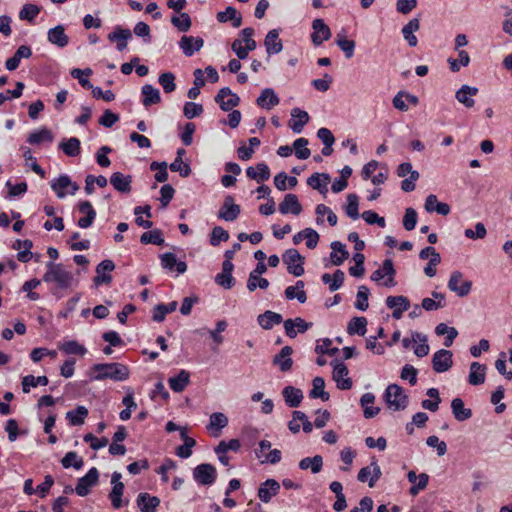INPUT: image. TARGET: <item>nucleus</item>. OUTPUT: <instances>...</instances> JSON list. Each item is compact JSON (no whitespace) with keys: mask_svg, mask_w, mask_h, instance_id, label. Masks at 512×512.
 <instances>
[{"mask_svg":"<svg viewBox=\"0 0 512 512\" xmlns=\"http://www.w3.org/2000/svg\"><path fill=\"white\" fill-rule=\"evenodd\" d=\"M129 368L118 362L94 364L89 370L91 381L111 379L113 381H125L129 378Z\"/></svg>","mask_w":512,"mask_h":512,"instance_id":"1","label":"nucleus"},{"mask_svg":"<svg viewBox=\"0 0 512 512\" xmlns=\"http://www.w3.org/2000/svg\"><path fill=\"white\" fill-rule=\"evenodd\" d=\"M47 270L43 275V280L46 283H53L56 288L65 290L73 286L75 280L71 271L67 270L63 264L48 262L46 264Z\"/></svg>","mask_w":512,"mask_h":512,"instance_id":"2","label":"nucleus"},{"mask_svg":"<svg viewBox=\"0 0 512 512\" xmlns=\"http://www.w3.org/2000/svg\"><path fill=\"white\" fill-rule=\"evenodd\" d=\"M254 29L251 27L244 28L240 32V37L235 39L231 44L233 52L239 59H246L250 51L256 48V42L253 39Z\"/></svg>","mask_w":512,"mask_h":512,"instance_id":"3","label":"nucleus"},{"mask_svg":"<svg viewBox=\"0 0 512 512\" xmlns=\"http://www.w3.org/2000/svg\"><path fill=\"white\" fill-rule=\"evenodd\" d=\"M384 400L388 407L394 411L404 410L408 405V396L402 387L390 384L384 392Z\"/></svg>","mask_w":512,"mask_h":512,"instance_id":"4","label":"nucleus"},{"mask_svg":"<svg viewBox=\"0 0 512 512\" xmlns=\"http://www.w3.org/2000/svg\"><path fill=\"white\" fill-rule=\"evenodd\" d=\"M121 473L115 471L111 476V484L112 489L108 495L109 500L111 501V505L114 509H121L124 506H127L129 501L127 499H123L125 486L121 482Z\"/></svg>","mask_w":512,"mask_h":512,"instance_id":"5","label":"nucleus"},{"mask_svg":"<svg viewBox=\"0 0 512 512\" xmlns=\"http://www.w3.org/2000/svg\"><path fill=\"white\" fill-rule=\"evenodd\" d=\"M50 187L60 199L64 198L67 194L75 195L79 190V185L73 182L67 174H62L58 178L53 179L50 182Z\"/></svg>","mask_w":512,"mask_h":512,"instance_id":"6","label":"nucleus"},{"mask_svg":"<svg viewBox=\"0 0 512 512\" xmlns=\"http://www.w3.org/2000/svg\"><path fill=\"white\" fill-rule=\"evenodd\" d=\"M395 275L396 270L393 261L386 259L383 261L382 266L371 274L370 278L375 282L384 279L383 285L385 287H394L396 285Z\"/></svg>","mask_w":512,"mask_h":512,"instance_id":"7","label":"nucleus"},{"mask_svg":"<svg viewBox=\"0 0 512 512\" xmlns=\"http://www.w3.org/2000/svg\"><path fill=\"white\" fill-rule=\"evenodd\" d=\"M271 442L268 440H261L259 447L255 450V456L260 463L277 464L281 461L282 454L279 449H271Z\"/></svg>","mask_w":512,"mask_h":512,"instance_id":"8","label":"nucleus"},{"mask_svg":"<svg viewBox=\"0 0 512 512\" xmlns=\"http://www.w3.org/2000/svg\"><path fill=\"white\" fill-rule=\"evenodd\" d=\"M290 274L299 277L304 274V257L296 249H288L282 256Z\"/></svg>","mask_w":512,"mask_h":512,"instance_id":"9","label":"nucleus"},{"mask_svg":"<svg viewBox=\"0 0 512 512\" xmlns=\"http://www.w3.org/2000/svg\"><path fill=\"white\" fill-rule=\"evenodd\" d=\"M450 291L454 292L459 297L467 296L472 288V282L463 279V274L460 271H453L450 275L448 284Z\"/></svg>","mask_w":512,"mask_h":512,"instance_id":"10","label":"nucleus"},{"mask_svg":"<svg viewBox=\"0 0 512 512\" xmlns=\"http://www.w3.org/2000/svg\"><path fill=\"white\" fill-rule=\"evenodd\" d=\"M193 477L200 485H212L216 480L217 471L213 465L203 463L194 468Z\"/></svg>","mask_w":512,"mask_h":512,"instance_id":"11","label":"nucleus"},{"mask_svg":"<svg viewBox=\"0 0 512 512\" xmlns=\"http://www.w3.org/2000/svg\"><path fill=\"white\" fill-rule=\"evenodd\" d=\"M333 365V380L341 390H349L352 387V380L348 377L349 371L347 366L338 361L331 363Z\"/></svg>","mask_w":512,"mask_h":512,"instance_id":"12","label":"nucleus"},{"mask_svg":"<svg viewBox=\"0 0 512 512\" xmlns=\"http://www.w3.org/2000/svg\"><path fill=\"white\" fill-rule=\"evenodd\" d=\"M453 365V354L446 349L436 351L432 357V367L436 373H444Z\"/></svg>","mask_w":512,"mask_h":512,"instance_id":"13","label":"nucleus"},{"mask_svg":"<svg viewBox=\"0 0 512 512\" xmlns=\"http://www.w3.org/2000/svg\"><path fill=\"white\" fill-rule=\"evenodd\" d=\"M99 478V472L97 468L92 467L86 475L78 479V483L75 487V492L79 496H86L89 494L91 487L97 484Z\"/></svg>","mask_w":512,"mask_h":512,"instance_id":"14","label":"nucleus"},{"mask_svg":"<svg viewBox=\"0 0 512 512\" xmlns=\"http://www.w3.org/2000/svg\"><path fill=\"white\" fill-rule=\"evenodd\" d=\"M386 306L393 309L392 317L394 319H401L403 313L409 310L411 304L410 300L403 295L399 296H388L385 300Z\"/></svg>","mask_w":512,"mask_h":512,"instance_id":"15","label":"nucleus"},{"mask_svg":"<svg viewBox=\"0 0 512 512\" xmlns=\"http://www.w3.org/2000/svg\"><path fill=\"white\" fill-rule=\"evenodd\" d=\"M281 485L275 479H267L260 484L257 496L263 503H269L280 491Z\"/></svg>","mask_w":512,"mask_h":512,"instance_id":"16","label":"nucleus"},{"mask_svg":"<svg viewBox=\"0 0 512 512\" xmlns=\"http://www.w3.org/2000/svg\"><path fill=\"white\" fill-rule=\"evenodd\" d=\"M311 326H312V323L306 322L301 317H296L294 319H287L284 321L285 333L290 338H295L298 333L306 332Z\"/></svg>","mask_w":512,"mask_h":512,"instance_id":"17","label":"nucleus"},{"mask_svg":"<svg viewBox=\"0 0 512 512\" xmlns=\"http://www.w3.org/2000/svg\"><path fill=\"white\" fill-rule=\"evenodd\" d=\"M381 476V469L379 465L373 461L370 466L363 467L360 469L357 479L360 482H367L369 484V487H374L375 483L378 481V479Z\"/></svg>","mask_w":512,"mask_h":512,"instance_id":"18","label":"nucleus"},{"mask_svg":"<svg viewBox=\"0 0 512 512\" xmlns=\"http://www.w3.org/2000/svg\"><path fill=\"white\" fill-rule=\"evenodd\" d=\"M479 90L477 87L469 86L467 84L462 85L455 93L456 100L463 104L466 108H472L475 105L474 96L478 94Z\"/></svg>","mask_w":512,"mask_h":512,"instance_id":"19","label":"nucleus"},{"mask_svg":"<svg viewBox=\"0 0 512 512\" xmlns=\"http://www.w3.org/2000/svg\"><path fill=\"white\" fill-rule=\"evenodd\" d=\"M78 210L80 213L84 214V216L78 220V226L83 229L89 228L96 218V211L91 202L87 200L79 202Z\"/></svg>","mask_w":512,"mask_h":512,"instance_id":"20","label":"nucleus"},{"mask_svg":"<svg viewBox=\"0 0 512 512\" xmlns=\"http://www.w3.org/2000/svg\"><path fill=\"white\" fill-rule=\"evenodd\" d=\"M313 33L311 35L314 45L319 46L331 37L330 28L322 19H315L312 23Z\"/></svg>","mask_w":512,"mask_h":512,"instance_id":"21","label":"nucleus"},{"mask_svg":"<svg viewBox=\"0 0 512 512\" xmlns=\"http://www.w3.org/2000/svg\"><path fill=\"white\" fill-rule=\"evenodd\" d=\"M292 119L289 121L288 126L294 133H301L304 126L309 122V114L300 108H293L291 110Z\"/></svg>","mask_w":512,"mask_h":512,"instance_id":"22","label":"nucleus"},{"mask_svg":"<svg viewBox=\"0 0 512 512\" xmlns=\"http://www.w3.org/2000/svg\"><path fill=\"white\" fill-rule=\"evenodd\" d=\"M204 41L201 37L182 36L179 41V47L182 49L184 55L191 57L195 52L203 47Z\"/></svg>","mask_w":512,"mask_h":512,"instance_id":"23","label":"nucleus"},{"mask_svg":"<svg viewBox=\"0 0 512 512\" xmlns=\"http://www.w3.org/2000/svg\"><path fill=\"white\" fill-rule=\"evenodd\" d=\"M407 479L413 485L409 489V493L412 496H416L420 491L424 490L429 482V476L426 473L416 474L415 471L411 470L407 474Z\"/></svg>","mask_w":512,"mask_h":512,"instance_id":"24","label":"nucleus"},{"mask_svg":"<svg viewBox=\"0 0 512 512\" xmlns=\"http://www.w3.org/2000/svg\"><path fill=\"white\" fill-rule=\"evenodd\" d=\"M115 269V264L111 260H103L96 267V277L94 282L96 285L109 284L112 281L111 275L107 274Z\"/></svg>","mask_w":512,"mask_h":512,"instance_id":"25","label":"nucleus"},{"mask_svg":"<svg viewBox=\"0 0 512 512\" xmlns=\"http://www.w3.org/2000/svg\"><path fill=\"white\" fill-rule=\"evenodd\" d=\"M293 349L290 346H284L273 358V364L278 366L281 372H287L292 368L293 360L291 355Z\"/></svg>","mask_w":512,"mask_h":512,"instance_id":"26","label":"nucleus"},{"mask_svg":"<svg viewBox=\"0 0 512 512\" xmlns=\"http://www.w3.org/2000/svg\"><path fill=\"white\" fill-rule=\"evenodd\" d=\"M107 38L111 42H116L117 49L123 51L127 47V41L132 38V33L129 29L117 26L113 32L108 34Z\"/></svg>","mask_w":512,"mask_h":512,"instance_id":"27","label":"nucleus"},{"mask_svg":"<svg viewBox=\"0 0 512 512\" xmlns=\"http://www.w3.org/2000/svg\"><path fill=\"white\" fill-rule=\"evenodd\" d=\"M279 211L281 214L291 213L299 215L302 211V206L298 201L295 194H286L284 200L279 204Z\"/></svg>","mask_w":512,"mask_h":512,"instance_id":"28","label":"nucleus"},{"mask_svg":"<svg viewBox=\"0 0 512 512\" xmlns=\"http://www.w3.org/2000/svg\"><path fill=\"white\" fill-rule=\"evenodd\" d=\"M279 102L280 99L272 88L263 89L256 100L257 105L266 110H271L278 105Z\"/></svg>","mask_w":512,"mask_h":512,"instance_id":"29","label":"nucleus"},{"mask_svg":"<svg viewBox=\"0 0 512 512\" xmlns=\"http://www.w3.org/2000/svg\"><path fill=\"white\" fill-rule=\"evenodd\" d=\"M486 370V365L479 362H472L470 364L468 383L473 386L483 384L485 382Z\"/></svg>","mask_w":512,"mask_h":512,"instance_id":"30","label":"nucleus"},{"mask_svg":"<svg viewBox=\"0 0 512 512\" xmlns=\"http://www.w3.org/2000/svg\"><path fill=\"white\" fill-rule=\"evenodd\" d=\"M161 265L164 269L173 271L174 269L178 274H183L187 270V265L183 261H177L175 254L167 252L161 255Z\"/></svg>","mask_w":512,"mask_h":512,"instance_id":"31","label":"nucleus"},{"mask_svg":"<svg viewBox=\"0 0 512 512\" xmlns=\"http://www.w3.org/2000/svg\"><path fill=\"white\" fill-rule=\"evenodd\" d=\"M267 54L269 56L278 54L282 51L283 45L279 39V32L276 29L270 30L264 40Z\"/></svg>","mask_w":512,"mask_h":512,"instance_id":"32","label":"nucleus"},{"mask_svg":"<svg viewBox=\"0 0 512 512\" xmlns=\"http://www.w3.org/2000/svg\"><path fill=\"white\" fill-rule=\"evenodd\" d=\"M246 175L257 183H262L270 178L271 173L266 163H258L256 167H248L246 169Z\"/></svg>","mask_w":512,"mask_h":512,"instance_id":"33","label":"nucleus"},{"mask_svg":"<svg viewBox=\"0 0 512 512\" xmlns=\"http://www.w3.org/2000/svg\"><path fill=\"white\" fill-rule=\"evenodd\" d=\"M136 502L142 512H156V508L160 504V499L144 492L137 496Z\"/></svg>","mask_w":512,"mask_h":512,"instance_id":"34","label":"nucleus"},{"mask_svg":"<svg viewBox=\"0 0 512 512\" xmlns=\"http://www.w3.org/2000/svg\"><path fill=\"white\" fill-rule=\"evenodd\" d=\"M131 176H125L121 172H115L110 177V183L115 190L121 193H128L131 191Z\"/></svg>","mask_w":512,"mask_h":512,"instance_id":"35","label":"nucleus"},{"mask_svg":"<svg viewBox=\"0 0 512 512\" xmlns=\"http://www.w3.org/2000/svg\"><path fill=\"white\" fill-rule=\"evenodd\" d=\"M419 28H420V21L418 18L411 19L402 28V31H401L402 35L410 47H415L418 43V39L414 35V32L418 31Z\"/></svg>","mask_w":512,"mask_h":512,"instance_id":"36","label":"nucleus"},{"mask_svg":"<svg viewBox=\"0 0 512 512\" xmlns=\"http://www.w3.org/2000/svg\"><path fill=\"white\" fill-rule=\"evenodd\" d=\"M48 41L60 48L68 45L69 37L65 34V29L62 25H57L48 31Z\"/></svg>","mask_w":512,"mask_h":512,"instance_id":"37","label":"nucleus"},{"mask_svg":"<svg viewBox=\"0 0 512 512\" xmlns=\"http://www.w3.org/2000/svg\"><path fill=\"white\" fill-rule=\"evenodd\" d=\"M375 402V395L373 393L367 392L361 396L360 404L363 408L364 417L367 419L375 417L379 412L380 408L372 406Z\"/></svg>","mask_w":512,"mask_h":512,"instance_id":"38","label":"nucleus"},{"mask_svg":"<svg viewBox=\"0 0 512 512\" xmlns=\"http://www.w3.org/2000/svg\"><path fill=\"white\" fill-rule=\"evenodd\" d=\"M425 209L427 212H436L443 216L450 213V206L446 203L438 202L436 195L433 194L427 196L425 200Z\"/></svg>","mask_w":512,"mask_h":512,"instance_id":"39","label":"nucleus"},{"mask_svg":"<svg viewBox=\"0 0 512 512\" xmlns=\"http://www.w3.org/2000/svg\"><path fill=\"white\" fill-rule=\"evenodd\" d=\"M452 413L457 421H465L472 417V410L465 408L461 398H454L451 402Z\"/></svg>","mask_w":512,"mask_h":512,"instance_id":"40","label":"nucleus"},{"mask_svg":"<svg viewBox=\"0 0 512 512\" xmlns=\"http://www.w3.org/2000/svg\"><path fill=\"white\" fill-rule=\"evenodd\" d=\"M329 182L330 176L326 173H314L307 179V184L322 194H325L328 191L327 185Z\"/></svg>","mask_w":512,"mask_h":512,"instance_id":"41","label":"nucleus"},{"mask_svg":"<svg viewBox=\"0 0 512 512\" xmlns=\"http://www.w3.org/2000/svg\"><path fill=\"white\" fill-rule=\"evenodd\" d=\"M258 324L265 330L271 329L274 325L280 324L283 318L280 314L273 311H266L257 318Z\"/></svg>","mask_w":512,"mask_h":512,"instance_id":"42","label":"nucleus"},{"mask_svg":"<svg viewBox=\"0 0 512 512\" xmlns=\"http://www.w3.org/2000/svg\"><path fill=\"white\" fill-rule=\"evenodd\" d=\"M141 92L143 95L142 103L145 107L158 104L161 101L159 90L150 84L144 85Z\"/></svg>","mask_w":512,"mask_h":512,"instance_id":"43","label":"nucleus"},{"mask_svg":"<svg viewBox=\"0 0 512 512\" xmlns=\"http://www.w3.org/2000/svg\"><path fill=\"white\" fill-rule=\"evenodd\" d=\"M332 252L330 254V258L332 263L335 266L341 265L349 256L348 251L345 248V245L339 241H334L331 243Z\"/></svg>","mask_w":512,"mask_h":512,"instance_id":"44","label":"nucleus"},{"mask_svg":"<svg viewBox=\"0 0 512 512\" xmlns=\"http://www.w3.org/2000/svg\"><path fill=\"white\" fill-rule=\"evenodd\" d=\"M282 394L286 404L292 408L298 407L303 398L302 391L292 386H286L283 389Z\"/></svg>","mask_w":512,"mask_h":512,"instance_id":"45","label":"nucleus"},{"mask_svg":"<svg viewBox=\"0 0 512 512\" xmlns=\"http://www.w3.org/2000/svg\"><path fill=\"white\" fill-rule=\"evenodd\" d=\"M54 140V135L48 128H41L40 130L33 131L29 134L27 142L31 145H38L42 142L51 143Z\"/></svg>","mask_w":512,"mask_h":512,"instance_id":"46","label":"nucleus"},{"mask_svg":"<svg viewBox=\"0 0 512 512\" xmlns=\"http://www.w3.org/2000/svg\"><path fill=\"white\" fill-rule=\"evenodd\" d=\"M316 213V223L318 225H322L324 223L323 216L328 215V223L331 226H335L337 224L338 218L337 215L332 211V209L324 204H318L315 208Z\"/></svg>","mask_w":512,"mask_h":512,"instance_id":"47","label":"nucleus"},{"mask_svg":"<svg viewBox=\"0 0 512 512\" xmlns=\"http://www.w3.org/2000/svg\"><path fill=\"white\" fill-rule=\"evenodd\" d=\"M323 467V458L320 455L314 457H305L299 462L301 470L310 469L313 474L319 473Z\"/></svg>","mask_w":512,"mask_h":512,"instance_id":"48","label":"nucleus"},{"mask_svg":"<svg viewBox=\"0 0 512 512\" xmlns=\"http://www.w3.org/2000/svg\"><path fill=\"white\" fill-rule=\"evenodd\" d=\"M304 282L299 280L294 286H288L285 289V297L289 300L296 298L300 303H305L307 300L306 292L303 290Z\"/></svg>","mask_w":512,"mask_h":512,"instance_id":"49","label":"nucleus"},{"mask_svg":"<svg viewBox=\"0 0 512 512\" xmlns=\"http://www.w3.org/2000/svg\"><path fill=\"white\" fill-rule=\"evenodd\" d=\"M178 303L176 301H172L168 304H158L155 306L153 310V316L152 319L155 322H162L164 321L167 314L172 313L176 310Z\"/></svg>","mask_w":512,"mask_h":512,"instance_id":"50","label":"nucleus"},{"mask_svg":"<svg viewBox=\"0 0 512 512\" xmlns=\"http://www.w3.org/2000/svg\"><path fill=\"white\" fill-rule=\"evenodd\" d=\"M189 373L181 370L176 376L169 379V386L174 392H182L189 383Z\"/></svg>","mask_w":512,"mask_h":512,"instance_id":"51","label":"nucleus"},{"mask_svg":"<svg viewBox=\"0 0 512 512\" xmlns=\"http://www.w3.org/2000/svg\"><path fill=\"white\" fill-rule=\"evenodd\" d=\"M49 380L46 376L35 377L33 375H27L22 378V390L24 393H29L31 388L37 386H46Z\"/></svg>","mask_w":512,"mask_h":512,"instance_id":"52","label":"nucleus"},{"mask_svg":"<svg viewBox=\"0 0 512 512\" xmlns=\"http://www.w3.org/2000/svg\"><path fill=\"white\" fill-rule=\"evenodd\" d=\"M59 148L70 157H74L80 154L81 151V143L80 140L76 137H71L66 141H63L59 144Z\"/></svg>","mask_w":512,"mask_h":512,"instance_id":"53","label":"nucleus"},{"mask_svg":"<svg viewBox=\"0 0 512 512\" xmlns=\"http://www.w3.org/2000/svg\"><path fill=\"white\" fill-rule=\"evenodd\" d=\"M427 396L432 398L433 400H423L421 402L422 408L429 410L431 412H436L439 408V404L441 403V398L439 395V391L437 388H429L426 392Z\"/></svg>","mask_w":512,"mask_h":512,"instance_id":"54","label":"nucleus"},{"mask_svg":"<svg viewBox=\"0 0 512 512\" xmlns=\"http://www.w3.org/2000/svg\"><path fill=\"white\" fill-rule=\"evenodd\" d=\"M366 326L367 320L365 317H353L348 323L347 332L350 335L357 334L363 336L367 331Z\"/></svg>","mask_w":512,"mask_h":512,"instance_id":"55","label":"nucleus"},{"mask_svg":"<svg viewBox=\"0 0 512 512\" xmlns=\"http://www.w3.org/2000/svg\"><path fill=\"white\" fill-rule=\"evenodd\" d=\"M313 388L310 391L311 398H320L323 401H327L329 399V394L325 392V381L324 378L317 376L312 381Z\"/></svg>","mask_w":512,"mask_h":512,"instance_id":"56","label":"nucleus"},{"mask_svg":"<svg viewBox=\"0 0 512 512\" xmlns=\"http://www.w3.org/2000/svg\"><path fill=\"white\" fill-rule=\"evenodd\" d=\"M344 209L349 218L353 220L359 218V198L356 194L347 195V204Z\"/></svg>","mask_w":512,"mask_h":512,"instance_id":"57","label":"nucleus"},{"mask_svg":"<svg viewBox=\"0 0 512 512\" xmlns=\"http://www.w3.org/2000/svg\"><path fill=\"white\" fill-rule=\"evenodd\" d=\"M88 415V410L84 406H78L76 409L68 411L66 418L71 425L77 426L84 423L85 417Z\"/></svg>","mask_w":512,"mask_h":512,"instance_id":"58","label":"nucleus"},{"mask_svg":"<svg viewBox=\"0 0 512 512\" xmlns=\"http://www.w3.org/2000/svg\"><path fill=\"white\" fill-rule=\"evenodd\" d=\"M369 294H370V290L367 286H365V285L359 286L357 295H356V301L354 303V306L356 309H358L360 311H366L368 309Z\"/></svg>","mask_w":512,"mask_h":512,"instance_id":"59","label":"nucleus"},{"mask_svg":"<svg viewBox=\"0 0 512 512\" xmlns=\"http://www.w3.org/2000/svg\"><path fill=\"white\" fill-rule=\"evenodd\" d=\"M61 464L64 468L73 467L76 470H79L83 467L84 461L78 454L74 451L67 452L65 456L61 460Z\"/></svg>","mask_w":512,"mask_h":512,"instance_id":"60","label":"nucleus"},{"mask_svg":"<svg viewBox=\"0 0 512 512\" xmlns=\"http://www.w3.org/2000/svg\"><path fill=\"white\" fill-rule=\"evenodd\" d=\"M140 241L143 244H154V245H162L164 243L163 234L159 229H154L148 232H144Z\"/></svg>","mask_w":512,"mask_h":512,"instance_id":"61","label":"nucleus"},{"mask_svg":"<svg viewBox=\"0 0 512 512\" xmlns=\"http://www.w3.org/2000/svg\"><path fill=\"white\" fill-rule=\"evenodd\" d=\"M224 414L214 413L210 417V422L207 426L208 431L213 436H219L222 427L224 426Z\"/></svg>","mask_w":512,"mask_h":512,"instance_id":"62","label":"nucleus"},{"mask_svg":"<svg viewBox=\"0 0 512 512\" xmlns=\"http://www.w3.org/2000/svg\"><path fill=\"white\" fill-rule=\"evenodd\" d=\"M307 145L308 139L306 138H298L294 141L293 148L298 159L305 160L310 157L311 151L307 148Z\"/></svg>","mask_w":512,"mask_h":512,"instance_id":"63","label":"nucleus"},{"mask_svg":"<svg viewBox=\"0 0 512 512\" xmlns=\"http://www.w3.org/2000/svg\"><path fill=\"white\" fill-rule=\"evenodd\" d=\"M59 348L60 350L69 355L83 356L87 352V349L83 345L79 344L77 341L74 340L63 343Z\"/></svg>","mask_w":512,"mask_h":512,"instance_id":"64","label":"nucleus"}]
</instances>
